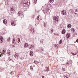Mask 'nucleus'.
Returning a JSON list of instances; mask_svg holds the SVG:
<instances>
[{
    "instance_id": "44",
    "label": "nucleus",
    "mask_w": 78,
    "mask_h": 78,
    "mask_svg": "<svg viewBox=\"0 0 78 78\" xmlns=\"http://www.w3.org/2000/svg\"><path fill=\"white\" fill-rule=\"evenodd\" d=\"M76 42H78V39H77V40H76Z\"/></svg>"
},
{
    "instance_id": "3",
    "label": "nucleus",
    "mask_w": 78,
    "mask_h": 78,
    "mask_svg": "<svg viewBox=\"0 0 78 78\" xmlns=\"http://www.w3.org/2000/svg\"><path fill=\"white\" fill-rule=\"evenodd\" d=\"M66 37H67V39H69L70 37V34L69 33H67L66 34Z\"/></svg>"
},
{
    "instance_id": "27",
    "label": "nucleus",
    "mask_w": 78,
    "mask_h": 78,
    "mask_svg": "<svg viewBox=\"0 0 78 78\" xmlns=\"http://www.w3.org/2000/svg\"><path fill=\"white\" fill-rule=\"evenodd\" d=\"M10 37H9V38H8L7 39V41H9V42L10 41Z\"/></svg>"
},
{
    "instance_id": "41",
    "label": "nucleus",
    "mask_w": 78,
    "mask_h": 78,
    "mask_svg": "<svg viewBox=\"0 0 78 78\" xmlns=\"http://www.w3.org/2000/svg\"><path fill=\"white\" fill-rule=\"evenodd\" d=\"M65 77H66V78H68V77H67V76H64Z\"/></svg>"
},
{
    "instance_id": "10",
    "label": "nucleus",
    "mask_w": 78,
    "mask_h": 78,
    "mask_svg": "<svg viewBox=\"0 0 78 78\" xmlns=\"http://www.w3.org/2000/svg\"><path fill=\"white\" fill-rule=\"evenodd\" d=\"M70 13H71V14H73L74 12V11H73V10L71 9L69 11Z\"/></svg>"
},
{
    "instance_id": "19",
    "label": "nucleus",
    "mask_w": 78,
    "mask_h": 78,
    "mask_svg": "<svg viewBox=\"0 0 78 78\" xmlns=\"http://www.w3.org/2000/svg\"><path fill=\"white\" fill-rule=\"evenodd\" d=\"M13 44H16V41H15V38H13Z\"/></svg>"
},
{
    "instance_id": "14",
    "label": "nucleus",
    "mask_w": 78,
    "mask_h": 78,
    "mask_svg": "<svg viewBox=\"0 0 78 78\" xmlns=\"http://www.w3.org/2000/svg\"><path fill=\"white\" fill-rule=\"evenodd\" d=\"M10 11L12 13H13V12H14V10L13 9H12L11 10H10Z\"/></svg>"
},
{
    "instance_id": "39",
    "label": "nucleus",
    "mask_w": 78,
    "mask_h": 78,
    "mask_svg": "<svg viewBox=\"0 0 78 78\" xmlns=\"http://www.w3.org/2000/svg\"><path fill=\"white\" fill-rule=\"evenodd\" d=\"M24 47L25 48L26 47V43H25L24 45Z\"/></svg>"
},
{
    "instance_id": "17",
    "label": "nucleus",
    "mask_w": 78,
    "mask_h": 78,
    "mask_svg": "<svg viewBox=\"0 0 78 78\" xmlns=\"http://www.w3.org/2000/svg\"><path fill=\"white\" fill-rule=\"evenodd\" d=\"M72 31L73 33H74V32H75V29H74V28H73L72 29Z\"/></svg>"
},
{
    "instance_id": "2",
    "label": "nucleus",
    "mask_w": 78,
    "mask_h": 78,
    "mask_svg": "<svg viewBox=\"0 0 78 78\" xmlns=\"http://www.w3.org/2000/svg\"><path fill=\"white\" fill-rule=\"evenodd\" d=\"M0 42L1 43L5 42V40H4V39H3V37L2 36H0Z\"/></svg>"
},
{
    "instance_id": "12",
    "label": "nucleus",
    "mask_w": 78,
    "mask_h": 78,
    "mask_svg": "<svg viewBox=\"0 0 78 78\" xmlns=\"http://www.w3.org/2000/svg\"><path fill=\"white\" fill-rule=\"evenodd\" d=\"M46 69L45 70V71H46V72H48V71H49V70L50 69H49V68L48 67H47L46 68Z\"/></svg>"
},
{
    "instance_id": "40",
    "label": "nucleus",
    "mask_w": 78,
    "mask_h": 78,
    "mask_svg": "<svg viewBox=\"0 0 78 78\" xmlns=\"http://www.w3.org/2000/svg\"><path fill=\"white\" fill-rule=\"evenodd\" d=\"M2 56H3V54H2L1 55H0V57H1Z\"/></svg>"
},
{
    "instance_id": "21",
    "label": "nucleus",
    "mask_w": 78,
    "mask_h": 78,
    "mask_svg": "<svg viewBox=\"0 0 78 78\" xmlns=\"http://www.w3.org/2000/svg\"><path fill=\"white\" fill-rule=\"evenodd\" d=\"M54 47L56 48H58V44H55L54 45Z\"/></svg>"
},
{
    "instance_id": "35",
    "label": "nucleus",
    "mask_w": 78,
    "mask_h": 78,
    "mask_svg": "<svg viewBox=\"0 0 78 78\" xmlns=\"http://www.w3.org/2000/svg\"><path fill=\"white\" fill-rule=\"evenodd\" d=\"M11 47L12 48V47H15V46L14 45H12V46H11Z\"/></svg>"
},
{
    "instance_id": "33",
    "label": "nucleus",
    "mask_w": 78,
    "mask_h": 78,
    "mask_svg": "<svg viewBox=\"0 0 78 78\" xmlns=\"http://www.w3.org/2000/svg\"><path fill=\"white\" fill-rule=\"evenodd\" d=\"M37 20H39V16H38L37 18Z\"/></svg>"
},
{
    "instance_id": "1",
    "label": "nucleus",
    "mask_w": 78,
    "mask_h": 78,
    "mask_svg": "<svg viewBox=\"0 0 78 78\" xmlns=\"http://www.w3.org/2000/svg\"><path fill=\"white\" fill-rule=\"evenodd\" d=\"M53 20L54 21H53L54 23H56L58 22V17H56V16H54L53 17Z\"/></svg>"
},
{
    "instance_id": "9",
    "label": "nucleus",
    "mask_w": 78,
    "mask_h": 78,
    "mask_svg": "<svg viewBox=\"0 0 78 78\" xmlns=\"http://www.w3.org/2000/svg\"><path fill=\"white\" fill-rule=\"evenodd\" d=\"M3 23L4 24H6L7 23V21L6 19H4L3 21Z\"/></svg>"
},
{
    "instance_id": "16",
    "label": "nucleus",
    "mask_w": 78,
    "mask_h": 78,
    "mask_svg": "<svg viewBox=\"0 0 78 78\" xmlns=\"http://www.w3.org/2000/svg\"><path fill=\"white\" fill-rule=\"evenodd\" d=\"M67 27L69 28H71V24H68V25L67 26Z\"/></svg>"
},
{
    "instance_id": "4",
    "label": "nucleus",
    "mask_w": 78,
    "mask_h": 78,
    "mask_svg": "<svg viewBox=\"0 0 78 78\" xmlns=\"http://www.w3.org/2000/svg\"><path fill=\"white\" fill-rule=\"evenodd\" d=\"M61 14L63 15H66V11L65 10H63L62 11Z\"/></svg>"
},
{
    "instance_id": "23",
    "label": "nucleus",
    "mask_w": 78,
    "mask_h": 78,
    "mask_svg": "<svg viewBox=\"0 0 78 78\" xmlns=\"http://www.w3.org/2000/svg\"><path fill=\"white\" fill-rule=\"evenodd\" d=\"M34 63L36 64H39V62H37V61H34Z\"/></svg>"
},
{
    "instance_id": "29",
    "label": "nucleus",
    "mask_w": 78,
    "mask_h": 78,
    "mask_svg": "<svg viewBox=\"0 0 78 78\" xmlns=\"http://www.w3.org/2000/svg\"><path fill=\"white\" fill-rule=\"evenodd\" d=\"M30 69L31 70H33V66H31L30 67Z\"/></svg>"
},
{
    "instance_id": "24",
    "label": "nucleus",
    "mask_w": 78,
    "mask_h": 78,
    "mask_svg": "<svg viewBox=\"0 0 78 78\" xmlns=\"http://www.w3.org/2000/svg\"><path fill=\"white\" fill-rule=\"evenodd\" d=\"M5 52H6V51H5V50H3V51H2V55H4Z\"/></svg>"
},
{
    "instance_id": "42",
    "label": "nucleus",
    "mask_w": 78,
    "mask_h": 78,
    "mask_svg": "<svg viewBox=\"0 0 78 78\" xmlns=\"http://www.w3.org/2000/svg\"><path fill=\"white\" fill-rule=\"evenodd\" d=\"M13 9V8H12V7H10V10H11V9Z\"/></svg>"
},
{
    "instance_id": "30",
    "label": "nucleus",
    "mask_w": 78,
    "mask_h": 78,
    "mask_svg": "<svg viewBox=\"0 0 78 78\" xmlns=\"http://www.w3.org/2000/svg\"><path fill=\"white\" fill-rule=\"evenodd\" d=\"M16 57H18L19 56V54H16Z\"/></svg>"
},
{
    "instance_id": "54",
    "label": "nucleus",
    "mask_w": 78,
    "mask_h": 78,
    "mask_svg": "<svg viewBox=\"0 0 78 78\" xmlns=\"http://www.w3.org/2000/svg\"><path fill=\"white\" fill-rule=\"evenodd\" d=\"M1 72H2V70L1 71Z\"/></svg>"
},
{
    "instance_id": "22",
    "label": "nucleus",
    "mask_w": 78,
    "mask_h": 78,
    "mask_svg": "<svg viewBox=\"0 0 78 78\" xmlns=\"http://www.w3.org/2000/svg\"><path fill=\"white\" fill-rule=\"evenodd\" d=\"M50 33L52 34H53V29H52Z\"/></svg>"
},
{
    "instance_id": "25",
    "label": "nucleus",
    "mask_w": 78,
    "mask_h": 78,
    "mask_svg": "<svg viewBox=\"0 0 78 78\" xmlns=\"http://www.w3.org/2000/svg\"><path fill=\"white\" fill-rule=\"evenodd\" d=\"M5 3L6 4H7V5H9V1H6L5 2Z\"/></svg>"
},
{
    "instance_id": "32",
    "label": "nucleus",
    "mask_w": 78,
    "mask_h": 78,
    "mask_svg": "<svg viewBox=\"0 0 78 78\" xmlns=\"http://www.w3.org/2000/svg\"><path fill=\"white\" fill-rule=\"evenodd\" d=\"M62 71H65V69H64V68H62Z\"/></svg>"
},
{
    "instance_id": "31",
    "label": "nucleus",
    "mask_w": 78,
    "mask_h": 78,
    "mask_svg": "<svg viewBox=\"0 0 78 78\" xmlns=\"http://www.w3.org/2000/svg\"><path fill=\"white\" fill-rule=\"evenodd\" d=\"M71 53L73 55H76V54H74V53L71 52Z\"/></svg>"
},
{
    "instance_id": "8",
    "label": "nucleus",
    "mask_w": 78,
    "mask_h": 78,
    "mask_svg": "<svg viewBox=\"0 0 78 78\" xmlns=\"http://www.w3.org/2000/svg\"><path fill=\"white\" fill-rule=\"evenodd\" d=\"M30 56H33V52L32 51H30Z\"/></svg>"
},
{
    "instance_id": "53",
    "label": "nucleus",
    "mask_w": 78,
    "mask_h": 78,
    "mask_svg": "<svg viewBox=\"0 0 78 78\" xmlns=\"http://www.w3.org/2000/svg\"><path fill=\"white\" fill-rule=\"evenodd\" d=\"M54 35H56V34H55V33L54 34Z\"/></svg>"
},
{
    "instance_id": "45",
    "label": "nucleus",
    "mask_w": 78,
    "mask_h": 78,
    "mask_svg": "<svg viewBox=\"0 0 78 78\" xmlns=\"http://www.w3.org/2000/svg\"><path fill=\"white\" fill-rule=\"evenodd\" d=\"M66 73H63V75H66Z\"/></svg>"
},
{
    "instance_id": "26",
    "label": "nucleus",
    "mask_w": 78,
    "mask_h": 78,
    "mask_svg": "<svg viewBox=\"0 0 78 78\" xmlns=\"http://www.w3.org/2000/svg\"><path fill=\"white\" fill-rule=\"evenodd\" d=\"M60 60L61 61H64V59H63V57H61L60 58Z\"/></svg>"
},
{
    "instance_id": "52",
    "label": "nucleus",
    "mask_w": 78,
    "mask_h": 78,
    "mask_svg": "<svg viewBox=\"0 0 78 78\" xmlns=\"http://www.w3.org/2000/svg\"><path fill=\"white\" fill-rule=\"evenodd\" d=\"M19 42H20L19 41V42H18V44H19Z\"/></svg>"
},
{
    "instance_id": "48",
    "label": "nucleus",
    "mask_w": 78,
    "mask_h": 78,
    "mask_svg": "<svg viewBox=\"0 0 78 78\" xmlns=\"http://www.w3.org/2000/svg\"><path fill=\"white\" fill-rule=\"evenodd\" d=\"M42 78H44V76H42Z\"/></svg>"
},
{
    "instance_id": "28",
    "label": "nucleus",
    "mask_w": 78,
    "mask_h": 78,
    "mask_svg": "<svg viewBox=\"0 0 78 78\" xmlns=\"http://www.w3.org/2000/svg\"><path fill=\"white\" fill-rule=\"evenodd\" d=\"M8 59H9V61H12V59H11V58H10V57H9Z\"/></svg>"
},
{
    "instance_id": "6",
    "label": "nucleus",
    "mask_w": 78,
    "mask_h": 78,
    "mask_svg": "<svg viewBox=\"0 0 78 78\" xmlns=\"http://www.w3.org/2000/svg\"><path fill=\"white\" fill-rule=\"evenodd\" d=\"M27 47L28 48H29L30 49H31V48H32V45L29 44L28 45H27Z\"/></svg>"
},
{
    "instance_id": "18",
    "label": "nucleus",
    "mask_w": 78,
    "mask_h": 78,
    "mask_svg": "<svg viewBox=\"0 0 78 78\" xmlns=\"http://www.w3.org/2000/svg\"><path fill=\"white\" fill-rule=\"evenodd\" d=\"M62 39H61L58 43L59 44H62Z\"/></svg>"
},
{
    "instance_id": "50",
    "label": "nucleus",
    "mask_w": 78,
    "mask_h": 78,
    "mask_svg": "<svg viewBox=\"0 0 78 78\" xmlns=\"http://www.w3.org/2000/svg\"><path fill=\"white\" fill-rule=\"evenodd\" d=\"M45 12H47V11H45Z\"/></svg>"
},
{
    "instance_id": "51",
    "label": "nucleus",
    "mask_w": 78,
    "mask_h": 78,
    "mask_svg": "<svg viewBox=\"0 0 78 78\" xmlns=\"http://www.w3.org/2000/svg\"><path fill=\"white\" fill-rule=\"evenodd\" d=\"M14 1H17V0H14Z\"/></svg>"
},
{
    "instance_id": "7",
    "label": "nucleus",
    "mask_w": 78,
    "mask_h": 78,
    "mask_svg": "<svg viewBox=\"0 0 78 78\" xmlns=\"http://www.w3.org/2000/svg\"><path fill=\"white\" fill-rule=\"evenodd\" d=\"M74 11L75 14H78V9L74 10Z\"/></svg>"
},
{
    "instance_id": "46",
    "label": "nucleus",
    "mask_w": 78,
    "mask_h": 78,
    "mask_svg": "<svg viewBox=\"0 0 78 78\" xmlns=\"http://www.w3.org/2000/svg\"><path fill=\"white\" fill-rule=\"evenodd\" d=\"M44 27H46V25H45V24H44Z\"/></svg>"
},
{
    "instance_id": "43",
    "label": "nucleus",
    "mask_w": 78,
    "mask_h": 78,
    "mask_svg": "<svg viewBox=\"0 0 78 78\" xmlns=\"http://www.w3.org/2000/svg\"><path fill=\"white\" fill-rule=\"evenodd\" d=\"M41 51H42V53L43 52L42 51H43V49H42V48H41Z\"/></svg>"
},
{
    "instance_id": "36",
    "label": "nucleus",
    "mask_w": 78,
    "mask_h": 78,
    "mask_svg": "<svg viewBox=\"0 0 78 78\" xmlns=\"http://www.w3.org/2000/svg\"><path fill=\"white\" fill-rule=\"evenodd\" d=\"M66 64V66H69V62H67Z\"/></svg>"
},
{
    "instance_id": "38",
    "label": "nucleus",
    "mask_w": 78,
    "mask_h": 78,
    "mask_svg": "<svg viewBox=\"0 0 78 78\" xmlns=\"http://www.w3.org/2000/svg\"><path fill=\"white\" fill-rule=\"evenodd\" d=\"M18 41L19 42H20V38H18Z\"/></svg>"
},
{
    "instance_id": "11",
    "label": "nucleus",
    "mask_w": 78,
    "mask_h": 78,
    "mask_svg": "<svg viewBox=\"0 0 78 78\" xmlns=\"http://www.w3.org/2000/svg\"><path fill=\"white\" fill-rule=\"evenodd\" d=\"M62 34H65L66 33V32H65V29H63V30L62 31Z\"/></svg>"
},
{
    "instance_id": "5",
    "label": "nucleus",
    "mask_w": 78,
    "mask_h": 78,
    "mask_svg": "<svg viewBox=\"0 0 78 78\" xmlns=\"http://www.w3.org/2000/svg\"><path fill=\"white\" fill-rule=\"evenodd\" d=\"M11 23L12 25L13 26H15V25H16V24H15V22H14V21H11Z\"/></svg>"
},
{
    "instance_id": "49",
    "label": "nucleus",
    "mask_w": 78,
    "mask_h": 78,
    "mask_svg": "<svg viewBox=\"0 0 78 78\" xmlns=\"http://www.w3.org/2000/svg\"><path fill=\"white\" fill-rule=\"evenodd\" d=\"M35 2L34 3H36V1L35 0Z\"/></svg>"
},
{
    "instance_id": "47",
    "label": "nucleus",
    "mask_w": 78,
    "mask_h": 78,
    "mask_svg": "<svg viewBox=\"0 0 78 78\" xmlns=\"http://www.w3.org/2000/svg\"><path fill=\"white\" fill-rule=\"evenodd\" d=\"M32 48H34V45H33V46H32Z\"/></svg>"
},
{
    "instance_id": "13",
    "label": "nucleus",
    "mask_w": 78,
    "mask_h": 78,
    "mask_svg": "<svg viewBox=\"0 0 78 78\" xmlns=\"http://www.w3.org/2000/svg\"><path fill=\"white\" fill-rule=\"evenodd\" d=\"M17 15L18 16H22V14H21V12H19L18 13Z\"/></svg>"
},
{
    "instance_id": "34",
    "label": "nucleus",
    "mask_w": 78,
    "mask_h": 78,
    "mask_svg": "<svg viewBox=\"0 0 78 78\" xmlns=\"http://www.w3.org/2000/svg\"><path fill=\"white\" fill-rule=\"evenodd\" d=\"M20 16V17H21V18H22V17H23V15H22V16Z\"/></svg>"
},
{
    "instance_id": "37",
    "label": "nucleus",
    "mask_w": 78,
    "mask_h": 78,
    "mask_svg": "<svg viewBox=\"0 0 78 78\" xmlns=\"http://www.w3.org/2000/svg\"><path fill=\"white\" fill-rule=\"evenodd\" d=\"M23 6H26V4L24 3L23 4Z\"/></svg>"
},
{
    "instance_id": "20",
    "label": "nucleus",
    "mask_w": 78,
    "mask_h": 78,
    "mask_svg": "<svg viewBox=\"0 0 78 78\" xmlns=\"http://www.w3.org/2000/svg\"><path fill=\"white\" fill-rule=\"evenodd\" d=\"M53 2H54V0H50L49 2L51 3H53Z\"/></svg>"
},
{
    "instance_id": "15",
    "label": "nucleus",
    "mask_w": 78,
    "mask_h": 78,
    "mask_svg": "<svg viewBox=\"0 0 78 78\" xmlns=\"http://www.w3.org/2000/svg\"><path fill=\"white\" fill-rule=\"evenodd\" d=\"M51 7L50 5H48L47 7V9H50Z\"/></svg>"
}]
</instances>
